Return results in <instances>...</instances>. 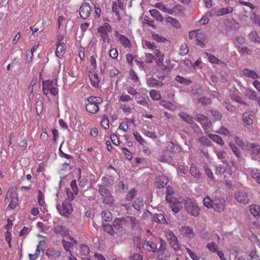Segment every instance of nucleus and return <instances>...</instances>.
Segmentation results:
<instances>
[{"instance_id":"obj_25","label":"nucleus","mask_w":260,"mask_h":260,"mask_svg":"<svg viewBox=\"0 0 260 260\" xmlns=\"http://www.w3.org/2000/svg\"><path fill=\"white\" fill-rule=\"evenodd\" d=\"M119 41L121 44L124 48H130L131 46V42L127 37L124 35H119Z\"/></svg>"},{"instance_id":"obj_45","label":"nucleus","mask_w":260,"mask_h":260,"mask_svg":"<svg viewBox=\"0 0 260 260\" xmlns=\"http://www.w3.org/2000/svg\"><path fill=\"white\" fill-rule=\"evenodd\" d=\"M251 20L255 24H257L260 27V16L252 12L250 16Z\"/></svg>"},{"instance_id":"obj_51","label":"nucleus","mask_w":260,"mask_h":260,"mask_svg":"<svg viewBox=\"0 0 260 260\" xmlns=\"http://www.w3.org/2000/svg\"><path fill=\"white\" fill-rule=\"evenodd\" d=\"M101 126L104 129H107L109 127V119L107 116L104 115L101 121Z\"/></svg>"},{"instance_id":"obj_23","label":"nucleus","mask_w":260,"mask_h":260,"mask_svg":"<svg viewBox=\"0 0 260 260\" xmlns=\"http://www.w3.org/2000/svg\"><path fill=\"white\" fill-rule=\"evenodd\" d=\"M160 105L170 110H174L177 107L175 103L168 102L164 100H162L160 102Z\"/></svg>"},{"instance_id":"obj_31","label":"nucleus","mask_w":260,"mask_h":260,"mask_svg":"<svg viewBox=\"0 0 260 260\" xmlns=\"http://www.w3.org/2000/svg\"><path fill=\"white\" fill-rule=\"evenodd\" d=\"M149 95L151 98L154 101H158L161 98L160 92L155 89L151 90L149 92Z\"/></svg>"},{"instance_id":"obj_2","label":"nucleus","mask_w":260,"mask_h":260,"mask_svg":"<svg viewBox=\"0 0 260 260\" xmlns=\"http://www.w3.org/2000/svg\"><path fill=\"white\" fill-rule=\"evenodd\" d=\"M43 92L46 96L50 93L55 96L58 94V89L57 88L56 81L47 80L43 81L42 83Z\"/></svg>"},{"instance_id":"obj_54","label":"nucleus","mask_w":260,"mask_h":260,"mask_svg":"<svg viewBox=\"0 0 260 260\" xmlns=\"http://www.w3.org/2000/svg\"><path fill=\"white\" fill-rule=\"evenodd\" d=\"M180 53L182 55H186L188 52V48L185 43L182 44L180 46Z\"/></svg>"},{"instance_id":"obj_48","label":"nucleus","mask_w":260,"mask_h":260,"mask_svg":"<svg viewBox=\"0 0 260 260\" xmlns=\"http://www.w3.org/2000/svg\"><path fill=\"white\" fill-rule=\"evenodd\" d=\"M245 95L251 100H257L258 98L255 91L251 89H247L245 92Z\"/></svg>"},{"instance_id":"obj_1","label":"nucleus","mask_w":260,"mask_h":260,"mask_svg":"<svg viewBox=\"0 0 260 260\" xmlns=\"http://www.w3.org/2000/svg\"><path fill=\"white\" fill-rule=\"evenodd\" d=\"M87 103L85 104L86 110L91 114L97 113L99 110V105L103 102V99L100 96H90L87 98Z\"/></svg>"},{"instance_id":"obj_12","label":"nucleus","mask_w":260,"mask_h":260,"mask_svg":"<svg viewBox=\"0 0 260 260\" xmlns=\"http://www.w3.org/2000/svg\"><path fill=\"white\" fill-rule=\"evenodd\" d=\"M244 173L247 176H251L257 183L260 184V170L246 168L244 170Z\"/></svg>"},{"instance_id":"obj_34","label":"nucleus","mask_w":260,"mask_h":260,"mask_svg":"<svg viewBox=\"0 0 260 260\" xmlns=\"http://www.w3.org/2000/svg\"><path fill=\"white\" fill-rule=\"evenodd\" d=\"M213 252L216 253L221 260H226L222 251L218 249V246L216 244L212 243V253Z\"/></svg>"},{"instance_id":"obj_17","label":"nucleus","mask_w":260,"mask_h":260,"mask_svg":"<svg viewBox=\"0 0 260 260\" xmlns=\"http://www.w3.org/2000/svg\"><path fill=\"white\" fill-rule=\"evenodd\" d=\"M56 49L55 55L58 58H61L66 49L67 46L64 43H56Z\"/></svg>"},{"instance_id":"obj_39","label":"nucleus","mask_w":260,"mask_h":260,"mask_svg":"<svg viewBox=\"0 0 260 260\" xmlns=\"http://www.w3.org/2000/svg\"><path fill=\"white\" fill-rule=\"evenodd\" d=\"M90 79L92 86L94 87H98L100 82V79L98 74H93Z\"/></svg>"},{"instance_id":"obj_10","label":"nucleus","mask_w":260,"mask_h":260,"mask_svg":"<svg viewBox=\"0 0 260 260\" xmlns=\"http://www.w3.org/2000/svg\"><path fill=\"white\" fill-rule=\"evenodd\" d=\"M246 149L249 151L253 159L258 160L260 159V146L254 144H249L246 146Z\"/></svg>"},{"instance_id":"obj_38","label":"nucleus","mask_w":260,"mask_h":260,"mask_svg":"<svg viewBox=\"0 0 260 260\" xmlns=\"http://www.w3.org/2000/svg\"><path fill=\"white\" fill-rule=\"evenodd\" d=\"M155 60L157 62H162L164 59V54L159 50L155 49L154 51Z\"/></svg>"},{"instance_id":"obj_24","label":"nucleus","mask_w":260,"mask_h":260,"mask_svg":"<svg viewBox=\"0 0 260 260\" xmlns=\"http://www.w3.org/2000/svg\"><path fill=\"white\" fill-rule=\"evenodd\" d=\"M181 231L189 238H192L194 237V233L192 228L188 226H182Z\"/></svg>"},{"instance_id":"obj_16","label":"nucleus","mask_w":260,"mask_h":260,"mask_svg":"<svg viewBox=\"0 0 260 260\" xmlns=\"http://www.w3.org/2000/svg\"><path fill=\"white\" fill-rule=\"evenodd\" d=\"M69 239L71 241H67L65 240H62V244L64 249L70 253V251H72L71 249L73 248L74 245H76L77 241L73 237H70Z\"/></svg>"},{"instance_id":"obj_21","label":"nucleus","mask_w":260,"mask_h":260,"mask_svg":"<svg viewBox=\"0 0 260 260\" xmlns=\"http://www.w3.org/2000/svg\"><path fill=\"white\" fill-rule=\"evenodd\" d=\"M126 223V219L122 217L116 218L113 222V226L116 230H119L122 228L123 224Z\"/></svg>"},{"instance_id":"obj_37","label":"nucleus","mask_w":260,"mask_h":260,"mask_svg":"<svg viewBox=\"0 0 260 260\" xmlns=\"http://www.w3.org/2000/svg\"><path fill=\"white\" fill-rule=\"evenodd\" d=\"M144 200L142 198H138L134 202L133 206L137 210H140L142 206L144 205Z\"/></svg>"},{"instance_id":"obj_57","label":"nucleus","mask_w":260,"mask_h":260,"mask_svg":"<svg viewBox=\"0 0 260 260\" xmlns=\"http://www.w3.org/2000/svg\"><path fill=\"white\" fill-rule=\"evenodd\" d=\"M143 134L147 136L148 137L150 138L153 140H155L157 138V136L155 132H151L148 130H145Z\"/></svg>"},{"instance_id":"obj_61","label":"nucleus","mask_w":260,"mask_h":260,"mask_svg":"<svg viewBox=\"0 0 260 260\" xmlns=\"http://www.w3.org/2000/svg\"><path fill=\"white\" fill-rule=\"evenodd\" d=\"M212 141L220 145H222L224 144L221 138L217 135L212 134Z\"/></svg>"},{"instance_id":"obj_4","label":"nucleus","mask_w":260,"mask_h":260,"mask_svg":"<svg viewBox=\"0 0 260 260\" xmlns=\"http://www.w3.org/2000/svg\"><path fill=\"white\" fill-rule=\"evenodd\" d=\"M196 118L197 120L202 125L207 135L211 138V133H210V125L211 124L207 117L202 114H198L196 115Z\"/></svg>"},{"instance_id":"obj_52","label":"nucleus","mask_w":260,"mask_h":260,"mask_svg":"<svg viewBox=\"0 0 260 260\" xmlns=\"http://www.w3.org/2000/svg\"><path fill=\"white\" fill-rule=\"evenodd\" d=\"M80 252L82 255H87L90 252L89 247L85 244L81 245L80 246Z\"/></svg>"},{"instance_id":"obj_28","label":"nucleus","mask_w":260,"mask_h":260,"mask_svg":"<svg viewBox=\"0 0 260 260\" xmlns=\"http://www.w3.org/2000/svg\"><path fill=\"white\" fill-rule=\"evenodd\" d=\"M99 192L103 197L111 194V191L104 185H98Z\"/></svg>"},{"instance_id":"obj_9","label":"nucleus","mask_w":260,"mask_h":260,"mask_svg":"<svg viewBox=\"0 0 260 260\" xmlns=\"http://www.w3.org/2000/svg\"><path fill=\"white\" fill-rule=\"evenodd\" d=\"M225 207V201L222 198H215L212 201V209L216 212H220L223 211Z\"/></svg>"},{"instance_id":"obj_11","label":"nucleus","mask_w":260,"mask_h":260,"mask_svg":"<svg viewBox=\"0 0 260 260\" xmlns=\"http://www.w3.org/2000/svg\"><path fill=\"white\" fill-rule=\"evenodd\" d=\"M235 197L238 202L242 205L249 203V199L247 192L245 190H239L235 194Z\"/></svg>"},{"instance_id":"obj_3","label":"nucleus","mask_w":260,"mask_h":260,"mask_svg":"<svg viewBox=\"0 0 260 260\" xmlns=\"http://www.w3.org/2000/svg\"><path fill=\"white\" fill-rule=\"evenodd\" d=\"M185 209L188 214L194 217L199 215L200 211L198 204L190 200L186 201Z\"/></svg>"},{"instance_id":"obj_15","label":"nucleus","mask_w":260,"mask_h":260,"mask_svg":"<svg viewBox=\"0 0 260 260\" xmlns=\"http://www.w3.org/2000/svg\"><path fill=\"white\" fill-rule=\"evenodd\" d=\"M167 150L168 152L171 153L176 154L180 153L182 149L181 147L178 145L169 141L167 143Z\"/></svg>"},{"instance_id":"obj_53","label":"nucleus","mask_w":260,"mask_h":260,"mask_svg":"<svg viewBox=\"0 0 260 260\" xmlns=\"http://www.w3.org/2000/svg\"><path fill=\"white\" fill-rule=\"evenodd\" d=\"M142 255L137 253H132L129 257V260H143Z\"/></svg>"},{"instance_id":"obj_46","label":"nucleus","mask_w":260,"mask_h":260,"mask_svg":"<svg viewBox=\"0 0 260 260\" xmlns=\"http://www.w3.org/2000/svg\"><path fill=\"white\" fill-rule=\"evenodd\" d=\"M159 248H157V251L156 252H163L166 251L167 249V243L166 242L162 239L159 238Z\"/></svg>"},{"instance_id":"obj_42","label":"nucleus","mask_w":260,"mask_h":260,"mask_svg":"<svg viewBox=\"0 0 260 260\" xmlns=\"http://www.w3.org/2000/svg\"><path fill=\"white\" fill-rule=\"evenodd\" d=\"M179 115L185 121L188 123H191L193 121L192 117L185 112H182L179 113Z\"/></svg>"},{"instance_id":"obj_43","label":"nucleus","mask_w":260,"mask_h":260,"mask_svg":"<svg viewBox=\"0 0 260 260\" xmlns=\"http://www.w3.org/2000/svg\"><path fill=\"white\" fill-rule=\"evenodd\" d=\"M211 16V12L210 11H208L206 13L205 15L203 16L202 18L199 20V22L201 24H206L209 21V17H210Z\"/></svg>"},{"instance_id":"obj_19","label":"nucleus","mask_w":260,"mask_h":260,"mask_svg":"<svg viewBox=\"0 0 260 260\" xmlns=\"http://www.w3.org/2000/svg\"><path fill=\"white\" fill-rule=\"evenodd\" d=\"M147 84L149 87L152 88L161 87L163 85V83L161 81L153 77L148 78L147 80Z\"/></svg>"},{"instance_id":"obj_29","label":"nucleus","mask_w":260,"mask_h":260,"mask_svg":"<svg viewBox=\"0 0 260 260\" xmlns=\"http://www.w3.org/2000/svg\"><path fill=\"white\" fill-rule=\"evenodd\" d=\"M233 11V7H228L225 8H221L216 12V14L218 16H222L226 14L232 13Z\"/></svg>"},{"instance_id":"obj_33","label":"nucleus","mask_w":260,"mask_h":260,"mask_svg":"<svg viewBox=\"0 0 260 260\" xmlns=\"http://www.w3.org/2000/svg\"><path fill=\"white\" fill-rule=\"evenodd\" d=\"M103 202L106 205H112L115 202V200L113 196L111 193L109 195L104 197Z\"/></svg>"},{"instance_id":"obj_59","label":"nucleus","mask_w":260,"mask_h":260,"mask_svg":"<svg viewBox=\"0 0 260 260\" xmlns=\"http://www.w3.org/2000/svg\"><path fill=\"white\" fill-rule=\"evenodd\" d=\"M104 231L111 235H113L114 234V228L110 224H106L104 225Z\"/></svg>"},{"instance_id":"obj_63","label":"nucleus","mask_w":260,"mask_h":260,"mask_svg":"<svg viewBox=\"0 0 260 260\" xmlns=\"http://www.w3.org/2000/svg\"><path fill=\"white\" fill-rule=\"evenodd\" d=\"M186 250L189 255L193 260H199V257L197 256V255L194 252L192 251L188 247L186 248Z\"/></svg>"},{"instance_id":"obj_6","label":"nucleus","mask_w":260,"mask_h":260,"mask_svg":"<svg viewBox=\"0 0 260 260\" xmlns=\"http://www.w3.org/2000/svg\"><path fill=\"white\" fill-rule=\"evenodd\" d=\"M6 200H10L8 208H10L11 209L15 208L18 204V200L13 188H11L8 189L6 193Z\"/></svg>"},{"instance_id":"obj_50","label":"nucleus","mask_w":260,"mask_h":260,"mask_svg":"<svg viewBox=\"0 0 260 260\" xmlns=\"http://www.w3.org/2000/svg\"><path fill=\"white\" fill-rule=\"evenodd\" d=\"M136 102L140 105H141L145 107L149 108V104L146 101L145 98L144 97L141 96L139 98H137L136 99Z\"/></svg>"},{"instance_id":"obj_5","label":"nucleus","mask_w":260,"mask_h":260,"mask_svg":"<svg viewBox=\"0 0 260 260\" xmlns=\"http://www.w3.org/2000/svg\"><path fill=\"white\" fill-rule=\"evenodd\" d=\"M56 208L59 214L64 217H68L73 211L71 203L68 202L67 201H63L61 206L59 204H57Z\"/></svg>"},{"instance_id":"obj_56","label":"nucleus","mask_w":260,"mask_h":260,"mask_svg":"<svg viewBox=\"0 0 260 260\" xmlns=\"http://www.w3.org/2000/svg\"><path fill=\"white\" fill-rule=\"evenodd\" d=\"M212 64L213 63L217 64L219 66H220L221 68H223L226 66V64L224 62L217 59V58H216L215 56H212Z\"/></svg>"},{"instance_id":"obj_14","label":"nucleus","mask_w":260,"mask_h":260,"mask_svg":"<svg viewBox=\"0 0 260 260\" xmlns=\"http://www.w3.org/2000/svg\"><path fill=\"white\" fill-rule=\"evenodd\" d=\"M168 182L169 179L164 175H159L155 178V185L158 188L164 187Z\"/></svg>"},{"instance_id":"obj_36","label":"nucleus","mask_w":260,"mask_h":260,"mask_svg":"<svg viewBox=\"0 0 260 260\" xmlns=\"http://www.w3.org/2000/svg\"><path fill=\"white\" fill-rule=\"evenodd\" d=\"M137 193V190L135 188H133L130 190L125 196V199L127 201H132L136 197Z\"/></svg>"},{"instance_id":"obj_49","label":"nucleus","mask_w":260,"mask_h":260,"mask_svg":"<svg viewBox=\"0 0 260 260\" xmlns=\"http://www.w3.org/2000/svg\"><path fill=\"white\" fill-rule=\"evenodd\" d=\"M249 39L254 42L260 43L259 38L256 31H252L249 34Z\"/></svg>"},{"instance_id":"obj_60","label":"nucleus","mask_w":260,"mask_h":260,"mask_svg":"<svg viewBox=\"0 0 260 260\" xmlns=\"http://www.w3.org/2000/svg\"><path fill=\"white\" fill-rule=\"evenodd\" d=\"M223 106L227 110L230 112H234L236 110V107L232 105L228 101L224 102Z\"/></svg>"},{"instance_id":"obj_58","label":"nucleus","mask_w":260,"mask_h":260,"mask_svg":"<svg viewBox=\"0 0 260 260\" xmlns=\"http://www.w3.org/2000/svg\"><path fill=\"white\" fill-rule=\"evenodd\" d=\"M129 78L135 83L139 81L138 76L133 70H131L129 72Z\"/></svg>"},{"instance_id":"obj_8","label":"nucleus","mask_w":260,"mask_h":260,"mask_svg":"<svg viewBox=\"0 0 260 260\" xmlns=\"http://www.w3.org/2000/svg\"><path fill=\"white\" fill-rule=\"evenodd\" d=\"M166 236L171 246L175 251L178 250L180 248L179 243L177 237L173 232L171 231L167 232Z\"/></svg>"},{"instance_id":"obj_7","label":"nucleus","mask_w":260,"mask_h":260,"mask_svg":"<svg viewBox=\"0 0 260 260\" xmlns=\"http://www.w3.org/2000/svg\"><path fill=\"white\" fill-rule=\"evenodd\" d=\"M92 8L90 5L87 2L83 3L79 9V15L82 19H87L90 15Z\"/></svg>"},{"instance_id":"obj_41","label":"nucleus","mask_w":260,"mask_h":260,"mask_svg":"<svg viewBox=\"0 0 260 260\" xmlns=\"http://www.w3.org/2000/svg\"><path fill=\"white\" fill-rule=\"evenodd\" d=\"M133 135L136 141L139 142L140 144L144 145L145 144H147V142L143 138L139 133L135 132L133 133Z\"/></svg>"},{"instance_id":"obj_55","label":"nucleus","mask_w":260,"mask_h":260,"mask_svg":"<svg viewBox=\"0 0 260 260\" xmlns=\"http://www.w3.org/2000/svg\"><path fill=\"white\" fill-rule=\"evenodd\" d=\"M190 173L192 176L196 178H198L200 176L199 171L197 170V168L194 166L190 167Z\"/></svg>"},{"instance_id":"obj_13","label":"nucleus","mask_w":260,"mask_h":260,"mask_svg":"<svg viewBox=\"0 0 260 260\" xmlns=\"http://www.w3.org/2000/svg\"><path fill=\"white\" fill-rule=\"evenodd\" d=\"M253 116L252 112H246L243 114L242 120L245 126H250L253 124Z\"/></svg>"},{"instance_id":"obj_35","label":"nucleus","mask_w":260,"mask_h":260,"mask_svg":"<svg viewBox=\"0 0 260 260\" xmlns=\"http://www.w3.org/2000/svg\"><path fill=\"white\" fill-rule=\"evenodd\" d=\"M150 15L157 21H162V18L159 11L156 9H152L149 11Z\"/></svg>"},{"instance_id":"obj_30","label":"nucleus","mask_w":260,"mask_h":260,"mask_svg":"<svg viewBox=\"0 0 260 260\" xmlns=\"http://www.w3.org/2000/svg\"><path fill=\"white\" fill-rule=\"evenodd\" d=\"M101 217L104 221L109 222L112 220V216L110 211L104 210L101 213Z\"/></svg>"},{"instance_id":"obj_62","label":"nucleus","mask_w":260,"mask_h":260,"mask_svg":"<svg viewBox=\"0 0 260 260\" xmlns=\"http://www.w3.org/2000/svg\"><path fill=\"white\" fill-rule=\"evenodd\" d=\"M203 204L208 209L211 208V199L209 196H207L204 199Z\"/></svg>"},{"instance_id":"obj_40","label":"nucleus","mask_w":260,"mask_h":260,"mask_svg":"<svg viewBox=\"0 0 260 260\" xmlns=\"http://www.w3.org/2000/svg\"><path fill=\"white\" fill-rule=\"evenodd\" d=\"M155 7L161 10L166 13H168L169 14H172V10L169 9L167 8V7L166 5L163 4L161 3H156L155 5Z\"/></svg>"},{"instance_id":"obj_18","label":"nucleus","mask_w":260,"mask_h":260,"mask_svg":"<svg viewBox=\"0 0 260 260\" xmlns=\"http://www.w3.org/2000/svg\"><path fill=\"white\" fill-rule=\"evenodd\" d=\"M53 232L56 234H59L62 236H66L69 235L68 230L63 225H58L53 227Z\"/></svg>"},{"instance_id":"obj_20","label":"nucleus","mask_w":260,"mask_h":260,"mask_svg":"<svg viewBox=\"0 0 260 260\" xmlns=\"http://www.w3.org/2000/svg\"><path fill=\"white\" fill-rule=\"evenodd\" d=\"M98 30L100 34H108L112 31V27L108 23L105 22L98 28Z\"/></svg>"},{"instance_id":"obj_22","label":"nucleus","mask_w":260,"mask_h":260,"mask_svg":"<svg viewBox=\"0 0 260 260\" xmlns=\"http://www.w3.org/2000/svg\"><path fill=\"white\" fill-rule=\"evenodd\" d=\"M250 213L255 217H260V206L257 205H252L249 206Z\"/></svg>"},{"instance_id":"obj_64","label":"nucleus","mask_w":260,"mask_h":260,"mask_svg":"<svg viewBox=\"0 0 260 260\" xmlns=\"http://www.w3.org/2000/svg\"><path fill=\"white\" fill-rule=\"evenodd\" d=\"M199 141L204 146H209L210 145V140L205 136L201 137L199 139Z\"/></svg>"},{"instance_id":"obj_47","label":"nucleus","mask_w":260,"mask_h":260,"mask_svg":"<svg viewBox=\"0 0 260 260\" xmlns=\"http://www.w3.org/2000/svg\"><path fill=\"white\" fill-rule=\"evenodd\" d=\"M102 180L106 184L109 185H112L113 184L114 179L111 175H108L102 177Z\"/></svg>"},{"instance_id":"obj_32","label":"nucleus","mask_w":260,"mask_h":260,"mask_svg":"<svg viewBox=\"0 0 260 260\" xmlns=\"http://www.w3.org/2000/svg\"><path fill=\"white\" fill-rule=\"evenodd\" d=\"M175 80L178 82L184 84L185 85H189L192 82L190 80L181 77L180 75H177L175 78Z\"/></svg>"},{"instance_id":"obj_44","label":"nucleus","mask_w":260,"mask_h":260,"mask_svg":"<svg viewBox=\"0 0 260 260\" xmlns=\"http://www.w3.org/2000/svg\"><path fill=\"white\" fill-rule=\"evenodd\" d=\"M166 20L167 22L171 24L173 26L178 27L180 26V23L178 20L172 17L168 16L166 18Z\"/></svg>"},{"instance_id":"obj_26","label":"nucleus","mask_w":260,"mask_h":260,"mask_svg":"<svg viewBox=\"0 0 260 260\" xmlns=\"http://www.w3.org/2000/svg\"><path fill=\"white\" fill-rule=\"evenodd\" d=\"M153 220L155 222H158L162 224L167 223L166 219L165 216L161 213L155 214L153 215Z\"/></svg>"},{"instance_id":"obj_27","label":"nucleus","mask_w":260,"mask_h":260,"mask_svg":"<svg viewBox=\"0 0 260 260\" xmlns=\"http://www.w3.org/2000/svg\"><path fill=\"white\" fill-rule=\"evenodd\" d=\"M243 73L245 76L252 79H256L258 78L257 74L253 70L245 69L243 70Z\"/></svg>"}]
</instances>
